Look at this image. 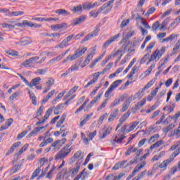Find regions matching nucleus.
I'll return each mask as SVG.
<instances>
[{
    "label": "nucleus",
    "mask_w": 180,
    "mask_h": 180,
    "mask_svg": "<svg viewBox=\"0 0 180 180\" xmlns=\"http://www.w3.org/2000/svg\"><path fill=\"white\" fill-rule=\"evenodd\" d=\"M72 151V148H68V146L63 148L55 156V160H64L65 157Z\"/></svg>",
    "instance_id": "nucleus-1"
},
{
    "label": "nucleus",
    "mask_w": 180,
    "mask_h": 180,
    "mask_svg": "<svg viewBox=\"0 0 180 180\" xmlns=\"http://www.w3.org/2000/svg\"><path fill=\"white\" fill-rule=\"evenodd\" d=\"M155 43L150 42L148 46H147L146 49V51H147L146 54L144 55V56L141 59L140 64H144L148 60V62L147 63V65L150 64V55L151 54V50L154 49Z\"/></svg>",
    "instance_id": "nucleus-2"
},
{
    "label": "nucleus",
    "mask_w": 180,
    "mask_h": 180,
    "mask_svg": "<svg viewBox=\"0 0 180 180\" xmlns=\"http://www.w3.org/2000/svg\"><path fill=\"white\" fill-rule=\"evenodd\" d=\"M40 57L39 56H34L32 58H30L29 59L25 60L24 62L21 63L20 64V67L21 68H28L32 67V64H34L36 61L39 60Z\"/></svg>",
    "instance_id": "nucleus-3"
},
{
    "label": "nucleus",
    "mask_w": 180,
    "mask_h": 180,
    "mask_svg": "<svg viewBox=\"0 0 180 180\" xmlns=\"http://www.w3.org/2000/svg\"><path fill=\"white\" fill-rule=\"evenodd\" d=\"M120 84H122V80L115 81L105 91V98H109L110 94H112V92H113V91H115V89H116V88H117Z\"/></svg>",
    "instance_id": "nucleus-4"
},
{
    "label": "nucleus",
    "mask_w": 180,
    "mask_h": 180,
    "mask_svg": "<svg viewBox=\"0 0 180 180\" xmlns=\"http://www.w3.org/2000/svg\"><path fill=\"white\" fill-rule=\"evenodd\" d=\"M88 51V48L85 46H82V49H78L75 51V53L74 55H72L71 57V61H74V60H77V58H79V57L84 56L85 54V52Z\"/></svg>",
    "instance_id": "nucleus-5"
},
{
    "label": "nucleus",
    "mask_w": 180,
    "mask_h": 180,
    "mask_svg": "<svg viewBox=\"0 0 180 180\" xmlns=\"http://www.w3.org/2000/svg\"><path fill=\"white\" fill-rule=\"evenodd\" d=\"M99 28L96 27L91 33L87 34L81 41V43H85V41H88V40H91L92 37H96L99 33Z\"/></svg>",
    "instance_id": "nucleus-6"
},
{
    "label": "nucleus",
    "mask_w": 180,
    "mask_h": 180,
    "mask_svg": "<svg viewBox=\"0 0 180 180\" xmlns=\"http://www.w3.org/2000/svg\"><path fill=\"white\" fill-rule=\"evenodd\" d=\"M119 37H120V34H117L113 37H112L111 38H110V39H108L103 45V47L104 49H108V47H109V46H110V44H112V43H113V41H116V40H117V39H119Z\"/></svg>",
    "instance_id": "nucleus-7"
},
{
    "label": "nucleus",
    "mask_w": 180,
    "mask_h": 180,
    "mask_svg": "<svg viewBox=\"0 0 180 180\" xmlns=\"http://www.w3.org/2000/svg\"><path fill=\"white\" fill-rule=\"evenodd\" d=\"M162 57V53L158 51V49H156L150 56V58H149V63H151V61H158V60L160 59V58Z\"/></svg>",
    "instance_id": "nucleus-8"
},
{
    "label": "nucleus",
    "mask_w": 180,
    "mask_h": 180,
    "mask_svg": "<svg viewBox=\"0 0 180 180\" xmlns=\"http://www.w3.org/2000/svg\"><path fill=\"white\" fill-rule=\"evenodd\" d=\"M24 162H25V160H23V159L18 161L17 165H15L13 168H12L11 169V172H10L11 174H16V172H18V171H19V169H20V168H22V167L23 166Z\"/></svg>",
    "instance_id": "nucleus-9"
},
{
    "label": "nucleus",
    "mask_w": 180,
    "mask_h": 180,
    "mask_svg": "<svg viewBox=\"0 0 180 180\" xmlns=\"http://www.w3.org/2000/svg\"><path fill=\"white\" fill-rule=\"evenodd\" d=\"M81 162H82V160H79L76 163L75 167L72 169V176H75V175H77V174H78V172H79V169H81Z\"/></svg>",
    "instance_id": "nucleus-10"
},
{
    "label": "nucleus",
    "mask_w": 180,
    "mask_h": 180,
    "mask_svg": "<svg viewBox=\"0 0 180 180\" xmlns=\"http://www.w3.org/2000/svg\"><path fill=\"white\" fill-rule=\"evenodd\" d=\"M82 6H83V9L89 10V9H94L95 6H99V4H98V2H94L93 4L92 3L86 2L82 4Z\"/></svg>",
    "instance_id": "nucleus-11"
},
{
    "label": "nucleus",
    "mask_w": 180,
    "mask_h": 180,
    "mask_svg": "<svg viewBox=\"0 0 180 180\" xmlns=\"http://www.w3.org/2000/svg\"><path fill=\"white\" fill-rule=\"evenodd\" d=\"M41 81V78H40V77H35L32 79L30 83H28V86L30 88H33V86H36L39 85Z\"/></svg>",
    "instance_id": "nucleus-12"
},
{
    "label": "nucleus",
    "mask_w": 180,
    "mask_h": 180,
    "mask_svg": "<svg viewBox=\"0 0 180 180\" xmlns=\"http://www.w3.org/2000/svg\"><path fill=\"white\" fill-rule=\"evenodd\" d=\"M50 27L54 32H57V30H59V29H64L67 27V23L63 22L61 24L52 25L50 26Z\"/></svg>",
    "instance_id": "nucleus-13"
},
{
    "label": "nucleus",
    "mask_w": 180,
    "mask_h": 180,
    "mask_svg": "<svg viewBox=\"0 0 180 180\" xmlns=\"http://www.w3.org/2000/svg\"><path fill=\"white\" fill-rule=\"evenodd\" d=\"M146 161L141 162V165H137L136 167H134V170L132 171L133 175H136L137 172H140L143 168L146 166Z\"/></svg>",
    "instance_id": "nucleus-14"
},
{
    "label": "nucleus",
    "mask_w": 180,
    "mask_h": 180,
    "mask_svg": "<svg viewBox=\"0 0 180 180\" xmlns=\"http://www.w3.org/2000/svg\"><path fill=\"white\" fill-rule=\"evenodd\" d=\"M119 116V110L115 109L110 115V117L108 118V123H110V122H113L116 117Z\"/></svg>",
    "instance_id": "nucleus-15"
},
{
    "label": "nucleus",
    "mask_w": 180,
    "mask_h": 180,
    "mask_svg": "<svg viewBox=\"0 0 180 180\" xmlns=\"http://www.w3.org/2000/svg\"><path fill=\"white\" fill-rule=\"evenodd\" d=\"M25 27L27 26V27H34V29H37L39 27H41V25H38L37 23H33V22L28 21L25 20H24Z\"/></svg>",
    "instance_id": "nucleus-16"
},
{
    "label": "nucleus",
    "mask_w": 180,
    "mask_h": 180,
    "mask_svg": "<svg viewBox=\"0 0 180 180\" xmlns=\"http://www.w3.org/2000/svg\"><path fill=\"white\" fill-rule=\"evenodd\" d=\"M101 99V94L98 95L96 97H95L89 103V105L86 106V110H84V112H86V110H89V109H91L92 108V106H94V105H95V103H96V102H98V100Z\"/></svg>",
    "instance_id": "nucleus-17"
},
{
    "label": "nucleus",
    "mask_w": 180,
    "mask_h": 180,
    "mask_svg": "<svg viewBox=\"0 0 180 180\" xmlns=\"http://www.w3.org/2000/svg\"><path fill=\"white\" fill-rule=\"evenodd\" d=\"M21 143L20 142H16L13 144V146L10 148V149L8 150V152L6 153V155H9L12 154L20 146Z\"/></svg>",
    "instance_id": "nucleus-18"
},
{
    "label": "nucleus",
    "mask_w": 180,
    "mask_h": 180,
    "mask_svg": "<svg viewBox=\"0 0 180 180\" xmlns=\"http://www.w3.org/2000/svg\"><path fill=\"white\" fill-rule=\"evenodd\" d=\"M123 101H124V96H121L120 98H119V99L116 98L110 104V108L112 109V108H115V106H117V105H120V103H122V102H123Z\"/></svg>",
    "instance_id": "nucleus-19"
},
{
    "label": "nucleus",
    "mask_w": 180,
    "mask_h": 180,
    "mask_svg": "<svg viewBox=\"0 0 180 180\" xmlns=\"http://www.w3.org/2000/svg\"><path fill=\"white\" fill-rule=\"evenodd\" d=\"M86 19L85 15H82L78 18H76L75 20L72 21V26H77V25H79V23H82Z\"/></svg>",
    "instance_id": "nucleus-20"
},
{
    "label": "nucleus",
    "mask_w": 180,
    "mask_h": 180,
    "mask_svg": "<svg viewBox=\"0 0 180 180\" xmlns=\"http://www.w3.org/2000/svg\"><path fill=\"white\" fill-rule=\"evenodd\" d=\"M33 40L30 37H24L20 40L21 46H27L28 44H32Z\"/></svg>",
    "instance_id": "nucleus-21"
},
{
    "label": "nucleus",
    "mask_w": 180,
    "mask_h": 180,
    "mask_svg": "<svg viewBox=\"0 0 180 180\" xmlns=\"http://www.w3.org/2000/svg\"><path fill=\"white\" fill-rule=\"evenodd\" d=\"M78 89V86H75L73 88L70 89V91L66 94V95L63 98V101H67L70 96H71L75 92H77V90Z\"/></svg>",
    "instance_id": "nucleus-22"
},
{
    "label": "nucleus",
    "mask_w": 180,
    "mask_h": 180,
    "mask_svg": "<svg viewBox=\"0 0 180 180\" xmlns=\"http://www.w3.org/2000/svg\"><path fill=\"white\" fill-rule=\"evenodd\" d=\"M130 103H131V98H129L125 101L122 108V112H126L127 109H129V106H130Z\"/></svg>",
    "instance_id": "nucleus-23"
},
{
    "label": "nucleus",
    "mask_w": 180,
    "mask_h": 180,
    "mask_svg": "<svg viewBox=\"0 0 180 180\" xmlns=\"http://www.w3.org/2000/svg\"><path fill=\"white\" fill-rule=\"evenodd\" d=\"M95 54V50H93L86 57V58L84 60V65H88L89 63H91V60L94 58V55Z\"/></svg>",
    "instance_id": "nucleus-24"
},
{
    "label": "nucleus",
    "mask_w": 180,
    "mask_h": 180,
    "mask_svg": "<svg viewBox=\"0 0 180 180\" xmlns=\"http://www.w3.org/2000/svg\"><path fill=\"white\" fill-rule=\"evenodd\" d=\"M162 144H163L162 141H158L156 143H155L154 144L150 146V147L149 148L148 151H150V153H151L153 151V150H154V148H157L162 146Z\"/></svg>",
    "instance_id": "nucleus-25"
},
{
    "label": "nucleus",
    "mask_w": 180,
    "mask_h": 180,
    "mask_svg": "<svg viewBox=\"0 0 180 180\" xmlns=\"http://www.w3.org/2000/svg\"><path fill=\"white\" fill-rule=\"evenodd\" d=\"M112 131V127H108L103 134L100 133L99 137L102 140L106 137V136L109 135V134Z\"/></svg>",
    "instance_id": "nucleus-26"
},
{
    "label": "nucleus",
    "mask_w": 180,
    "mask_h": 180,
    "mask_svg": "<svg viewBox=\"0 0 180 180\" xmlns=\"http://www.w3.org/2000/svg\"><path fill=\"white\" fill-rule=\"evenodd\" d=\"M93 116H94V112L86 115L85 118L83 120H82V122H80L79 124L80 127H82V126H84V124H85L86 122H88L91 119V117H92Z\"/></svg>",
    "instance_id": "nucleus-27"
},
{
    "label": "nucleus",
    "mask_w": 180,
    "mask_h": 180,
    "mask_svg": "<svg viewBox=\"0 0 180 180\" xmlns=\"http://www.w3.org/2000/svg\"><path fill=\"white\" fill-rule=\"evenodd\" d=\"M20 15H25L24 11H10L8 12V16L13 18V16H20Z\"/></svg>",
    "instance_id": "nucleus-28"
},
{
    "label": "nucleus",
    "mask_w": 180,
    "mask_h": 180,
    "mask_svg": "<svg viewBox=\"0 0 180 180\" xmlns=\"http://www.w3.org/2000/svg\"><path fill=\"white\" fill-rule=\"evenodd\" d=\"M85 169L81 172L76 177H75L74 180H86V174H84Z\"/></svg>",
    "instance_id": "nucleus-29"
},
{
    "label": "nucleus",
    "mask_w": 180,
    "mask_h": 180,
    "mask_svg": "<svg viewBox=\"0 0 180 180\" xmlns=\"http://www.w3.org/2000/svg\"><path fill=\"white\" fill-rule=\"evenodd\" d=\"M130 115H131V112L130 111H127L125 112L120 119V123H123L124 122H126L127 119H129Z\"/></svg>",
    "instance_id": "nucleus-30"
},
{
    "label": "nucleus",
    "mask_w": 180,
    "mask_h": 180,
    "mask_svg": "<svg viewBox=\"0 0 180 180\" xmlns=\"http://www.w3.org/2000/svg\"><path fill=\"white\" fill-rule=\"evenodd\" d=\"M54 109H56L55 107H51L47 110L45 115L44 116V120L46 121L49 117H50V115L53 113V110H54Z\"/></svg>",
    "instance_id": "nucleus-31"
},
{
    "label": "nucleus",
    "mask_w": 180,
    "mask_h": 180,
    "mask_svg": "<svg viewBox=\"0 0 180 180\" xmlns=\"http://www.w3.org/2000/svg\"><path fill=\"white\" fill-rule=\"evenodd\" d=\"M56 13H58L59 15H62L63 16H68L71 15V13L67 11L65 9H58L56 11Z\"/></svg>",
    "instance_id": "nucleus-32"
},
{
    "label": "nucleus",
    "mask_w": 180,
    "mask_h": 180,
    "mask_svg": "<svg viewBox=\"0 0 180 180\" xmlns=\"http://www.w3.org/2000/svg\"><path fill=\"white\" fill-rule=\"evenodd\" d=\"M55 92H56V90L51 91L46 95V96L42 100V103H46V102H48V101L50 99V98H51V96H53V95H54Z\"/></svg>",
    "instance_id": "nucleus-33"
},
{
    "label": "nucleus",
    "mask_w": 180,
    "mask_h": 180,
    "mask_svg": "<svg viewBox=\"0 0 180 180\" xmlns=\"http://www.w3.org/2000/svg\"><path fill=\"white\" fill-rule=\"evenodd\" d=\"M179 47H180V40H179V41L176 43V44H175V46H174V47L173 48V50H172V51L170 56H172L176 54V51L179 50Z\"/></svg>",
    "instance_id": "nucleus-34"
},
{
    "label": "nucleus",
    "mask_w": 180,
    "mask_h": 180,
    "mask_svg": "<svg viewBox=\"0 0 180 180\" xmlns=\"http://www.w3.org/2000/svg\"><path fill=\"white\" fill-rule=\"evenodd\" d=\"M0 27H2V29H8V30H12V29L15 27V25L8 23H1L0 24Z\"/></svg>",
    "instance_id": "nucleus-35"
},
{
    "label": "nucleus",
    "mask_w": 180,
    "mask_h": 180,
    "mask_svg": "<svg viewBox=\"0 0 180 180\" xmlns=\"http://www.w3.org/2000/svg\"><path fill=\"white\" fill-rule=\"evenodd\" d=\"M124 139H126V136L123 134H121L120 138H117V136H116L115 139L112 141V144H115V143H120L122 141H123V140H124Z\"/></svg>",
    "instance_id": "nucleus-36"
},
{
    "label": "nucleus",
    "mask_w": 180,
    "mask_h": 180,
    "mask_svg": "<svg viewBox=\"0 0 180 180\" xmlns=\"http://www.w3.org/2000/svg\"><path fill=\"white\" fill-rule=\"evenodd\" d=\"M20 95V91H16L15 93H13L8 98V101L10 102H13V101H15V99H16V98H19Z\"/></svg>",
    "instance_id": "nucleus-37"
},
{
    "label": "nucleus",
    "mask_w": 180,
    "mask_h": 180,
    "mask_svg": "<svg viewBox=\"0 0 180 180\" xmlns=\"http://www.w3.org/2000/svg\"><path fill=\"white\" fill-rule=\"evenodd\" d=\"M140 123V121H135L133 123L130 124L129 128L128 129L129 131H133L136 127H137L138 124Z\"/></svg>",
    "instance_id": "nucleus-38"
},
{
    "label": "nucleus",
    "mask_w": 180,
    "mask_h": 180,
    "mask_svg": "<svg viewBox=\"0 0 180 180\" xmlns=\"http://www.w3.org/2000/svg\"><path fill=\"white\" fill-rule=\"evenodd\" d=\"M82 154V151L81 150H78L77 152H76L73 157L74 158H75L76 160H78V158H80V160L79 161H82V160H84V156H81Z\"/></svg>",
    "instance_id": "nucleus-39"
},
{
    "label": "nucleus",
    "mask_w": 180,
    "mask_h": 180,
    "mask_svg": "<svg viewBox=\"0 0 180 180\" xmlns=\"http://www.w3.org/2000/svg\"><path fill=\"white\" fill-rule=\"evenodd\" d=\"M43 110H44V107L41 105L38 109L37 115L34 117V119H39V116H41V115H43Z\"/></svg>",
    "instance_id": "nucleus-40"
},
{
    "label": "nucleus",
    "mask_w": 180,
    "mask_h": 180,
    "mask_svg": "<svg viewBox=\"0 0 180 180\" xmlns=\"http://www.w3.org/2000/svg\"><path fill=\"white\" fill-rule=\"evenodd\" d=\"M134 34V31H129V32H127V34H126L125 37L122 40V41H120V43L122 44V41H124V40H129V39L133 37V35Z\"/></svg>",
    "instance_id": "nucleus-41"
},
{
    "label": "nucleus",
    "mask_w": 180,
    "mask_h": 180,
    "mask_svg": "<svg viewBox=\"0 0 180 180\" xmlns=\"http://www.w3.org/2000/svg\"><path fill=\"white\" fill-rule=\"evenodd\" d=\"M63 108H64V104L60 103V104L58 105L54 110V114L58 115V113H60V111L61 110V109H63Z\"/></svg>",
    "instance_id": "nucleus-42"
},
{
    "label": "nucleus",
    "mask_w": 180,
    "mask_h": 180,
    "mask_svg": "<svg viewBox=\"0 0 180 180\" xmlns=\"http://www.w3.org/2000/svg\"><path fill=\"white\" fill-rule=\"evenodd\" d=\"M69 46L68 42L65 39L63 40L58 46H56V49H64V47H67Z\"/></svg>",
    "instance_id": "nucleus-43"
},
{
    "label": "nucleus",
    "mask_w": 180,
    "mask_h": 180,
    "mask_svg": "<svg viewBox=\"0 0 180 180\" xmlns=\"http://www.w3.org/2000/svg\"><path fill=\"white\" fill-rule=\"evenodd\" d=\"M64 57H65V53H62V54H60L58 56L53 58L50 61H61V60H63Z\"/></svg>",
    "instance_id": "nucleus-44"
},
{
    "label": "nucleus",
    "mask_w": 180,
    "mask_h": 180,
    "mask_svg": "<svg viewBox=\"0 0 180 180\" xmlns=\"http://www.w3.org/2000/svg\"><path fill=\"white\" fill-rule=\"evenodd\" d=\"M79 69V65L75 63V65H72L68 70L69 72H72V71H78Z\"/></svg>",
    "instance_id": "nucleus-45"
},
{
    "label": "nucleus",
    "mask_w": 180,
    "mask_h": 180,
    "mask_svg": "<svg viewBox=\"0 0 180 180\" xmlns=\"http://www.w3.org/2000/svg\"><path fill=\"white\" fill-rule=\"evenodd\" d=\"M155 139H160V135L158 134L152 136L148 141V143L151 144V143H154V141H155Z\"/></svg>",
    "instance_id": "nucleus-46"
},
{
    "label": "nucleus",
    "mask_w": 180,
    "mask_h": 180,
    "mask_svg": "<svg viewBox=\"0 0 180 180\" xmlns=\"http://www.w3.org/2000/svg\"><path fill=\"white\" fill-rule=\"evenodd\" d=\"M49 70V68H45L44 69H39L37 70L36 74H39V75H44L46 72Z\"/></svg>",
    "instance_id": "nucleus-47"
},
{
    "label": "nucleus",
    "mask_w": 180,
    "mask_h": 180,
    "mask_svg": "<svg viewBox=\"0 0 180 180\" xmlns=\"http://www.w3.org/2000/svg\"><path fill=\"white\" fill-rule=\"evenodd\" d=\"M28 148H29V144L25 143V144L23 146V147H22V148L20 149V150H19V152H18L19 155L23 154V153H25V151H26V150H27Z\"/></svg>",
    "instance_id": "nucleus-48"
},
{
    "label": "nucleus",
    "mask_w": 180,
    "mask_h": 180,
    "mask_svg": "<svg viewBox=\"0 0 180 180\" xmlns=\"http://www.w3.org/2000/svg\"><path fill=\"white\" fill-rule=\"evenodd\" d=\"M169 20H171V18H166V19L162 22L160 29H164V27H165L168 25V23H169Z\"/></svg>",
    "instance_id": "nucleus-49"
},
{
    "label": "nucleus",
    "mask_w": 180,
    "mask_h": 180,
    "mask_svg": "<svg viewBox=\"0 0 180 180\" xmlns=\"http://www.w3.org/2000/svg\"><path fill=\"white\" fill-rule=\"evenodd\" d=\"M144 105H146V98H143L140 102L136 103L137 108L139 109H141Z\"/></svg>",
    "instance_id": "nucleus-50"
},
{
    "label": "nucleus",
    "mask_w": 180,
    "mask_h": 180,
    "mask_svg": "<svg viewBox=\"0 0 180 180\" xmlns=\"http://www.w3.org/2000/svg\"><path fill=\"white\" fill-rule=\"evenodd\" d=\"M155 68V63H153L150 67H149L147 70L146 71V75H149V74H151V71Z\"/></svg>",
    "instance_id": "nucleus-51"
},
{
    "label": "nucleus",
    "mask_w": 180,
    "mask_h": 180,
    "mask_svg": "<svg viewBox=\"0 0 180 180\" xmlns=\"http://www.w3.org/2000/svg\"><path fill=\"white\" fill-rule=\"evenodd\" d=\"M72 11L75 13L82 12V6L79 5V6H75L73 7Z\"/></svg>",
    "instance_id": "nucleus-52"
},
{
    "label": "nucleus",
    "mask_w": 180,
    "mask_h": 180,
    "mask_svg": "<svg viewBox=\"0 0 180 180\" xmlns=\"http://www.w3.org/2000/svg\"><path fill=\"white\" fill-rule=\"evenodd\" d=\"M40 171H41V169H40V167L36 169L34 172L32 173V179L36 178V176H37L40 174Z\"/></svg>",
    "instance_id": "nucleus-53"
},
{
    "label": "nucleus",
    "mask_w": 180,
    "mask_h": 180,
    "mask_svg": "<svg viewBox=\"0 0 180 180\" xmlns=\"http://www.w3.org/2000/svg\"><path fill=\"white\" fill-rule=\"evenodd\" d=\"M155 12V8L154 7H152V8H150L147 13L145 14V16H150V15H153V13Z\"/></svg>",
    "instance_id": "nucleus-54"
},
{
    "label": "nucleus",
    "mask_w": 180,
    "mask_h": 180,
    "mask_svg": "<svg viewBox=\"0 0 180 180\" xmlns=\"http://www.w3.org/2000/svg\"><path fill=\"white\" fill-rule=\"evenodd\" d=\"M158 108V104L155 103L153 106H151L150 108V109L146 110V113H151V112H153V110H155V109H157Z\"/></svg>",
    "instance_id": "nucleus-55"
},
{
    "label": "nucleus",
    "mask_w": 180,
    "mask_h": 180,
    "mask_svg": "<svg viewBox=\"0 0 180 180\" xmlns=\"http://www.w3.org/2000/svg\"><path fill=\"white\" fill-rule=\"evenodd\" d=\"M160 27V21H156L152 25V30L155 31Z\"/></svg>",
    "instance_id": "nucleus-56"
},
{
    "label": "nucleus",
    "mask_w": 180,
    "mask_h": 180,
    "mask_svg": "<svg viewBox=\"0 0 180 180\" xmlns=\"http://www.w3.org/2000/svg\"><path fill=\"white\" fill-rule=\"evenodd\" d=\"M180 146V141H177L176 143V144L173 145L170 148H169V151H174V150H176V148H178V147Z\"/></svg>",
    "instance_id": "nucleus-57"
},
{
    "label": "nucleus",
    "mask_w": 180,
    "mask_h": 180,
    "mask_svg": "<svg viewBox=\"0 0 180 180\" xmlns=\"http://www.w3.org/2000/svg\"><path fill=\"white\" fill-rule=\"evenodd\" d=\"M54 171H56V167L53 166L49 172L48 174L46 175V178H48L49 179H51V174H53V172H54Z\"/></svg>",
    "instance_id": "nucleus-58"
},
{
    "label": "nucleus",
    "mask_w": 180,
    "mask_h": 180,
    "mask_svg": "<svg viewBox=\"0 0 180 180\" xmlns=\"http://www.w3.org/2000/svg\"><path fill=\"white\" fill-rule=\"evenodd\" d=\"M180 117V111L176 113L174 116H172V119L174 120V123H176L178 118Z\"/></svg>",
    "instance_id": "nucleus-59"
},
{
    "label": "nucleus",
    "mask_w": 180,
    "mask_h": 180,
    "mask_svg": "<svg viewBox=\"0 0 180 180\" xmlns=\"http://www.w3.org/2000/svg\"><path fill=\"white\" fill-rule=\"evenodd\" d=\"M175 127V124H170L169 126L165 128V131L168 132L169 130L174 129Z\"/></svg>",
    "instance_id": "nucleus-60"
},
{
    "label": "nucleus",
    "mask_w": 180,
    "mask_h": 180,
    "mask_svg": "<svg viewBox=\"0 0 180 180\" xmlns=\"http://www.w3.org/2000/svg\"><path fill=\"white\" fill-rule=\"evenodd\" d=\"M139 67L137 66H134L133 68L131 69L130 73L134 75L136 74V72H139Z\"/></svg>",
    "instance_id": "nucleus-61"
},
{
    "label": "nucleus",
    "mask_w": 180,
    "mask_h": 180,
    "mask_svg": "<svg viewBox=\"0 0 180 180\" xmlns=\"http://www.w3.org/2000/svg\"><path fill=\"white\" fill-rule=\"evenodd\" d=\"M13 123V119L10 118L6 121V125L7 127H11V125Z\"/></svg>",
    "instance_id": "nucleus-62"
},
{
    "label": "nucleus",
    "mask_w": 180,
    "mask_h": 180,
    "mask_svg": "<svg viewBox=\"0 0 180 180\" xmlns=\"http://www.w3.org/2000/svg\"><path fill=\"white\" fill-rule=\"evenodd\" d=\"M95 136H96V130H95L94 132L89 134L88 137L89 140H93Z\"/></svg>",
    "instance_id": "nucleus-63"
},
{
    "label": "nucleus",
    "mask_w": 180,
    "mask_h": 180,
    "mask_svg": "<svg viewBox=\"0 0 180 180\" xmlns=\"http://www.w3.org/2000/svg\"><path fill=\"white\" fill-rule=\"evenodd\" d=\"M125 173H120L118 176L115 175V180H121L123 176H125Z\"/></svg>",
    "instance_id": "nucleus-64"
}]
</instances>
